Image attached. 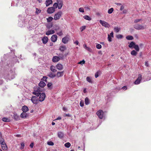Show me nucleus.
<instances>
[{
  "instance_id": "nucleus-1",
  "label": "nucleus",
  "mask_w": 151,
  "mask_h": 151,
  "mask_svg": "<svg viewBox=\"0 0 151 151\" xmlns=\"http://www.w3.org/2000/svg\"><path fill=\"white\" fill-rule=\"evenodd\" d=\"M34 91L33 92V93L35 95L37 96H39L40 93H41V91L40 88L39 87H37L34 88Z\"/></svg>"
},
{
  "instance_id": "nucleus-2",
  "label": "nucleus",
  "mask_w": 151,
  "mask_h": 151,
  "mask_svg": "<svg viewBox=\"0 0 151 151\" xmlns=\"http://www.w3.org/2000/svg\"><path fill=\"white\" fill-rule=\"evenodd\" d=\"M133 27L137 30H143L145 29V27L144 25L139 24H134L133 25Z\"/></svg>"
},
{
  "instance_id": "nucleus-3",
  "label": "nucleus",
  "mask_w": 151,
  "mask_h": 151,
  "mask_svg": "<svg viewBox=\"0 0 151 151\" xmlns=\"http://www.w3.org/2000/svg\"><path fill=\"white\" fill-rule=\"evenodd\" d=\"M62 14V12L61 11H59L55 14L54 16V19L55 20H59L61 17Z\"/></svg>"
},
{
  "instance_id": "nucleus-4",
  "label": "nucleus",
  "mask_w": 151,
  "mask_h": 151,
  "mask_svg": "<svg viewBox=\"0 0 151 151\" xmlns=\"http://www.w3.org/2000/svg\"><path fill=\"white\" fill-rule=\"evenodd\" d=\"M96 114L100 118L102 119L103 118L104 112L102 110H99L96 112Z\"/></svg>"
},
{
  "instance_id": "nucleus-5",
  "label": "nucleus",
  "mask_w": 151,
  "mask_h": 151,
  "mask_svg": "<svg viewBox=\"0 0 151 151\" xmlns=\"http://www.w3.org/2000/svg\"><path fill=\"white\" fill-rule=\"evenodd\" d=\"M142 79V76L140 74H139L138 77L135 81L134 83L136 85H138L140 83Z\"/></svg>"
},
{
  "instance_id": "nucleus-6",
  "label": "nucleus",
  "mask_w": 151,
  "mask_h": 151,
  "mask_svg": "<svg viewBox=\"0 0 151 151\" xmlns=\"http://www.w3.org/2000/svg\"><path fill=\"white\" fill-rule=\"evenodd\" d=\"M99 22L103 26L107 28H109L110 27V25L106 22L100 20Z\"/></svg>"
},
{
  "instance_id": "nucleus-7",
  "label": "nucleus",
  "mask_w": 151,
  "mask_h": 151,
  "mask_svg": "<svg viewBox=\"0 0 151 151\" xmlns=\"http://www.w3.org/2000/svg\"><path fill=\"white\" fill-rule=\"evenodd\" d=\"M40 97L39 98L38 101H40V102L43 101L45 99V94L44 93H40Z\"/></svg>"
},
{
  "instance_id": "nucleus-8",
  "label": "nucleus",
  "mask_w": 151,
  "mask_h": 151,
  "mask_svg": "<svg viewBox=\"0 0 151 151\" xmlns=\"http://www.w3.org/2000/svg\"><path fill=\"white\" fill-rule=\"evenodd\" d=\"M69 40V37L68 36H66L65 37L63 38L62 39V42L64 43H67Z\"/></svg>"
},
{
  "instance_id": "nucleus-9",
  "label": "nucleus",
  "mask_w": 151,
  "mask_h": 151,
  "mask_svg": "<svg viewBox=\"0 0 151 151\" xmlns=\"http://www.w3.org/2000/svg\"><path fill=\"white\" fill-rule=\"evenodd\" d=\"M37 98L35 96H32L31 100L32 102L34 104H37L38 102Z\"/></svg>"
},
{
  "instance_id": "nucleus-10",
  "label": "nucleus",
  "mask_w": 151,
  "mask_h": 151,
  "mask_svg": "<svg viewBox=\"0 0 151 151\" xmlns=\"http://www.w3.org/2000/svg\"><path fill=\"white\" fill-rule=\"evenodd\" d=\"M55 11V9H54L53 7L48 8L47 9V13L49 14H51L53 13Z\"/></svg>"
},
{
  "instance_id": "nucleus-11",
  "label": "nucleus",
  "mask_w": 151,
  "mask_h": 151,
  "mask_svg": "<svg viewBox=\"0 0 151 151\" xmlns=\"http://www.w3.org/2000/svg\"><path fill=\"white\" fill-rule=\"evenodd\" d=\"M57 3H58V4L59 5L58 9H61L63 5V2L62 0H57Z\"/></svg>"
},
{
  "instance_id": "nucleus-12",
  "label": "nucleus",
  "mask_w": 151,
  "mask_h": 151,
  "mask_svg": "<svg viewBox=\"0 0 151 151\" xmlns=\"http://www.w3.org/2000/svg\"><path fill=\"white\" fill-rule=\"evenodd\" d=\"M20 117L23 118H26L29 116V115L26 112H23L20 115Z\"/></svg>"
},
{
  "instance_id": "nucleus-13",
  "label": "nucleus",
  "mask_w": 151,
  "mask_h": 151,
  "mask_svg": "<svg viewBox=\"0 0 151 151\" xmlns=\"http://www.w3.org/2000/svg\"><path fill=\"white\" fill-rule=\"evenodd\" d=\"M57 36L56 35H54L52 36L51 40L53 42H55L57 40Z\"/></svg>"
},
{
  "instance_id": "nucleus-14",
  "label": "nucleus",
  "mask_w": 151,
  "mask_h": 151,
  "mask_svg": "<svg viewBox=\"0 0 151 151\" xmlns=\"http://www.w3.org/2000/svg\"><path fill=\"white\" fill-rule=\"evenodd\" d=\"M60 60V58L59 56H53L52 59L53 62H56Z\"/></svg>"
},
{
  "instance_id": "nucleus-15",
  "label": "nucleus",
  "mask_w": 151,
  "mask_h": 151,
  "mask_svg": "<svg viewBox=\"0 0 151 151\" xmlns=\"http://www.w3.org/2000/svg\"><path fill=\"white\" fill-rule=\"evenodd\" d=\"M48 38L47 36L44 37L42 39V40L43 43L46 44L48 41Z\"/></svg>"
},
{
  "instance_id": "nucleus-16",
  "label": "nucleus",
  "mask_w": 151,
  "mask_h": 151,
  "mask_svg": "<svg viewBox=\"0 0 151 151\" xmlns=\"http://www.w3.org/2000/svg\"><path fill=\"white\" fill-rule=\"evenodd\" d=\"M22 110L23 112H26L29 111V109L27 106L24 105L23 106Z\"/></svg>"
},
{
  "instance_id": "nucleus-17",
  "label": "nucleus",
  "mask_w": 151,
  "mask_h": 151,
  "mask_svg": "<svg viewBox=\"0 0 151 151\" xmlns=\"http://www.w3.org/2000/svg\"><path fill=\"white\" fill-rule=\"evenodd\" d=\"M54 33V30H53L51 29L50 30L47 31L46 33V34L47 35H50L53 34Z\"/></svg>"
},
{
  "instance_id": "nucleus-18",
  "label": "nucleus",
  "mask_w": 151,
  "mask_h": 151,
  "mask_svg": "<svg viewBox=\"0 0 151 151\" xmlns=\"http://www.w3.org/2000/svg\"><path fill=\"white\" fill-rule=\"evenodd\" d=\"M52 0H46L45 3L47 6H49L50 5L52 4Z\"/></svg>"
},
{
  "instance_id": "nucleus-19",
  "label": "nucleus",
  "mask_w": 151,
  "mask_h": 151,
  "mask_svg": "<svg viewBox=\"0 0 151 151\" xmlns=\"http://www.w3.org/2000/svg\"><path fill=\"white\" fill-rule=\"evenodd\" d=\"M57 68L58 70H61L63 69V66L60 64H58L56 65Z\"/></svg>"
},
{
  "instance_id": "nucleus-20",
  "label": "nucleus",
  "mask_w": 151,
  "mask_h": 151,
  "mask_svg": "<svg viewBox=\"0 0 151 151\" xmlns=\"http://www.w3.org/2000/svg\"><path fill=\"white\" fill-rule=\"evenodd\" d=\"M1 145L2 149L3 150H6L7 149V147L6 145L5 142L3 144H1Z\"/></svg>"
},
{
  "instance_id": "nucleus-21",
  "label": "nucleus",
  "mask_w": 151,
  "mask_h": 151,
  "mask_svg": "<svg viewBox=\"0 0 151 151\" xmlns=\"http://www.w3.org/2000/svg\"><path fill=\"white\" fill-rule=\"evenodd\" d=\"M2 120L4 122H9L11 121L10 119L9 118L7 117H4L2 119Z\"/></svg>"
},
{
  "instance_id": "nucleus-22",
  "label": "nucleus",
  "mask_w": 151,
  "mask_h": 151,
  "mask_svg": "<svg viewBox=\"0 0 151 151\" xmlns=\"http://www.w3.org/2000/svg\"><path fill=\"white\" fill-rule=\"evenodd\" d=\"M46 85L45 82L43 81H40L39 84V86L42 88L44 87Z\"/></svg>"
},
{
  "instance_id": "nucleus-23",
  "label": "nucleus",
  "mask_w": 151,
  "mask_h": 151,
  "mask_svg": "<svg viewBox=\"0 0 151 151\" xmlns=\"http://www.w3.org/2000/svg\"><path fill=\"white\" fill-rule=\"evenodd\" d=\"M66 48L65 46H60V50L61 52H64L66 49Z\"/></svg>"
},
{
  "instance_id": "nucleus-24",
  "label": "nucleus",
  "mask_w": 151,
  "mask_h": 151,
  "mask_svg": "<svg viewBox=\"0 0 151 151\" xmlns=\"http://www.w3.org/2000/svg\"><path fill=\"white\" fill-rule=\"evenodd\" d=\"M63 71L58 72L57 73V76L58 77H61L63 75Z\"/></svg>"
},
{
  "instance_id": "nucleus-25",
  "label": "nucleus",
  "mask_w": 151,
  "mask_h": 151,
  "mask_svg": "<svg viewBox=\"0 0 151 151\" xmlns=\"http://www.w3.org/2000/svg\"><path fill=\"white\" fill-rule=\"evenodd\" d=\"M135 43L133 41L131 42V43L129 44V47L130 48L134 47Z\"/></svg>"
},
{
  "instance_id": "nucleus-26",
  "label": "nucleus",
  "mask_w": 151,
  "mask_h": 151,
  "mask_svg": "<svg viewBox=\"0 0 151 151\" xmlns=\"http://www.w3.org/2000/svg\"><path fill=\"white\" fill-rule=\"evenodd\" d=\"M47 76L48 77L52 78H53L55 76V75L54 74L51 72L49 73L47 75Z\"/></svg>"
},
{
  "instance_id": "nucleus-27",
  "label": "nucleus",
  "mask_w": 151,
  "mask_h": 151,
  "mask_svg": "<svg viewBox=\"0 0 151 151\" xmlns=\"http://www.w3.org/2000/svg\"><path fill=\"white\" fill-rule=\"evenodd\" d=\"M14 118L16 119L17 121L19 120L20 118V117L17 115V114H14Z\"/></svg>"
},
{
  "instance_id": "nucleus-28",
  "label": "nucleus",
  "mask_w": 151,
  "mask_h": 151,
  "mask_svg": "<svg viewBox=\"0 0 151 151\" xmlns=\"http://www.w3.org/2000/svg\"><path fill=\"white\" fill-rule=\"evenodd\" d=\"M58 137L60 138H62L64 136V134L62 132H59L58 133Z\"/></svg>"
},
{
  "instance_id": "nucleus-29",
  "label": "nucleus",
  "mask_w": 151,
  "mask_h": 151,
  "mask_svg": "<svg viewBox=\"0 0 151 151\" xmlns=\"http://www.w3.org/2000/svg\"><path fill=\"white\" fill-rule=\"evenodd\" d=\"M59 31H58L57 33V34L60 36H61L63 34V31L60 29V30H58Z\"/></svg>"
},
{
  "instance_id": "nucleus-30",
  "label": "nucleus",
  "mask_w": 151,
  "mask_h": 151,
  "mask_svg": "<svg viewBox=\"0 0 151 151\" xmlns=\"http://www.w3.org/2000/svg\"><path fill=\"white\" fill-rule=\"evenodd\" d=\"M85 103L86 105L89 104V99L88 98L86 97L85 98Z\"/></svg>"
},
{
  "instance_id": "nucleus-31",
  "label": "nucleus",
  "mask_w": 151,
  "mask_h": 151,
  "mask_svg": "<svg viewBox=\"0 0 151 151\" xmlns=\"http://www.w3.org/2000/svg\"><path fill=\"white\" fill-rule=\"evenodd\" d=\"M84 19H85L86 20H87L88 21H91V18L89 17V16L88 15H85L83 17Z\"/></svg>"
},
{
  "instance_id": "nucleus-32",
  "label": "nucleus",
  "mask_w": 151,
  "mask_h": 151,
  "mask_svg": "<svg viewBox=\"0 0 151 151\" xmlns=\"http://www.w3.org/2000/svg\"><path fill=\"white\" fill-rule=\"evenodd\" d=\"M50 70L53 72H55L57 71V70L55 69V67L53 65L50 67Z\"/></svg>"
},
{
  "instance_id": "nucleus-33",
  "label": "nucleus",
  "mask_w": 151,
  "mask_h": 151,
  "mask_svg": "<svg viewBox=\"0 0 151 151\" xmlns=\"http://www.w3.org/2000/svg\"><path fill=\"white\" fill-rule=\"evenodd\" d=\"M114 30L116 33H118L120 30V28L118 27H115L114 28Z\"/></svg>"
},
{
  "instance_id": "nucleus-34",
  "label": "nucleus",
  "mask_w": 151,
  "mask_h": 151,
  "mask_svg": "<svg viewBox=\"0 0 151 151\" xmlns=\"http://www.w3.org/2000/svg\"><path fill=\"white\" fill-rule=\"evenodd\" d=\"M54 30L57 32L60 30V27L57 25H55L54 26Z\"/></svg>"
},
{
  "instance_id": "nucleus-35",
  "label": "nucleus",
  "mask_w": 151,
  "mask_h": 151,
  "mask_svg": "<svg viewBox=\"0 0 151 151\" xmlns=\"http://www.w3.org/2000/svg\"><path fill=\"white\" fill-rule=\"evenodd\" d=\"M126 39L128 40H133V37L132 36L128 35L126 36Z\"/></svg>"
},
{
  "instance_id": "nucleus-36",
  "label": "nucleus",
  "mask_w": 151,
  "mask_h": 151,
  "mask_svg": "<svg viewBox=\"0 0 151 151\" xmlns=\"http://www.w3.org/2000/svg\"><path fill=\"white\" fill-rule=\"evenodd\" d=\"M131 55H134L136 56L137 55V52H136V51H135V50H133L131 52Z\"/></svg>"
},
{
  "instance_id": "nucleus-37",
  "label": "nucleus",
  "mask_w": 151,
  "mask_h": 151,
  "mask_svg": "<svg viewBox=\"0 0 151 151\" xmlns=\"http://www.w3.org/2000/svg\"><path fill=\"white\" fill-rule=\"evenodd\" d=\"M71 145V144L69 142H68L65 144V147L67 148L70 147Z\"/></svg>"
},
{
  "instance_id": "nucleus-38",
  "label": "nucleus",
  "mask_w": 151,
  "mask_h": 151,
  "mask_svg": "<svg viewBox=\"0 0 151 151\" xmlns=\"http://www.w3.org/2000/svg\"><path fill=\"white\" fill-rule=\"evenodd\" d=\"M53 18L51 17H49L47 19V22H50L52 21Z\"/></svg>"
},
{
  "instance_id": "nucleus-39",
  "label": "nucleus",
  "mask_w": 151,
  "mask_h": 151,
  "mask_svg": "<svg viewBox=\"0 0 151 151\" xmlns=\"http://www.w3.org/2000/svg\"><path fill=\"white\" fill-rule=\"evenodd\" d=\"M133 48L135 49L137 51V52H138V51H139V46L137 45H136V44H135V45H134Z\"/></svg>"
},
{
  "instance_id": "nucleus-40",
  "label": "nucleus",
  "mask_w": 151,
  "mask_h": 151,
  "mask_svg": "<svg viewBox=\"0 0 151 151\" xmlns=\"http://www.w3.org/2000/svg\"><path fill=\"white\" fill-rule=\"evenodd\" d=\"M59 5L58 4V3H55L53 5V8H54V9H55L58 8Z\"/></svg>"
},
{
  "instance_id": "nucleus-41",
  "label": "nucleus",
  "mask_w": 151,
  "mask_h": 151,
  "mask_svg": "<svg viewBox=\"0 0 151 151\" xmlns=\"http://www.w3.org/2000/svg\"><path fill=\"white\" fill-rule=\"evenodd\" d=\"M113 11L114 9L112 8L108 9V13L109 14H111V13Z\"/></svg>"
},
{
  "instance_id": "nucleus-42",
  "label": "nucleus",
  "mask_w": 151,
  "mask_h": 151,
  "mask_svg": "<svg viewBox=\"0 0 151 151\" xmlns=\"http://www.w3.org/2000/svg\"><path fill=\"white\" fill-rule=\"evenodd\" d=\"M142 20L141 19H136L134 21V22L135 23H137Z\"/></svg>"
},
{
  "instance_id": "nucleus-43",
  "label": "nucleus",
  "mask_w": 151,
  "mask_h": 151,
  "mask_svg": "<svg viewBox=\"0 0 151 151\" xmlns=\"http://www.w3.org/2000/svg\"><path fill=\"white\" fill-rule=\"evenodd\" d=\"M96 47L98 49H100L102 48V46L99 44H97L96 45Z\"/></svg>"
},
{
  "instance_id": "nucleus-44",
  "label": "nucleus",
  "mask_w": 151,
  "mask_h": 151,
  "mask_svg": "<svg viewBox=\"0 0 151 151\" xmlns=\"http://www.w3.org/2000/svg\"><path fill=\"white\" fill-rule=\"evenodd\" d=\"M5 142L3 138H2V137H0V143L1 144L4 143Z\"/></svg>"
},
{
  "instance_id": "nucleus-45",
  "label": "nucleus",
  "mask_w": 151,
  "mask_h": 151,
  "mask_svg": "<svg viewBox=\"0 0 151 151\" xmlns=\"http://www.w3.org/2000/svg\"><path fill=\"white\" fill-rule=\"evenodd\" d=\"M116 37L118 39H122L123 37V36L121 35H117L116 36Z\"/></svg>"
},
{
  "instance_id": "nucleus-46",
  "label": "nucleus",
  "mask_w": 151,
  "mask_h": 151,
  "mask_svg": "<svg viewBox=\"0 0 151 151\" xmlns=\"http://www.w3.org/2000/svg\"><path fill=\"white\" fill-rule=\"evenodd\" d=\"M108 41L109 42H111L112 41L111 36L109 35H108Z\"/></svg>"
},
{
  "instance_id": "nucleus-47",
  "label": "nucleus",
  "mask_w": 151,
  "mask_h": 151,
  "mask_svg": "<svg viewBox=\"0 0 151 151\" xmlns=\"http://www.w3.org/2000/svg\"><path fill=\"white\" fill-rule=\"evenodd\" d=\"M85 63V61L84 60H83L82 61H80V62L78 63V64L83 65V64H84Z\"/></svg>"
},
{
  "instance_id": "nucleus-48",
  "label": "nucleus",
  "mask_w": 151,
  "mask_h": 151,
  "mask_svg": "<svg viewBox=\"0 0 151 151\" xmlns=\"http://www.w3.org/2000/svg\"><path fill=\"white\" fill-rule=\"evenodd\" d=\"M47 78V77L46 76H43L42 78L41 79V80L44 81H46Z\"/></svg>"
},
{
  "instance_id": "nucleus-49",
  "label": "nucleus",
  "mask_w": 151,
  "mask_h": 151,
  "mask_svg": "<svg viewBox=\"0 0 151 151\" xmlns=\"http://www.w3.org/2000/svg\"><path fill=\"white\" fill-rule=\"evenodd\" d=\"M47 144L49 145L53 146L54 145L53 142L51 141L48 142Z\"/></svg>"
},
{
  "instance_id": "nucleus-50",
  "label": "nucleus",
  "mask_w": 151,
  "mask_h": 151,
  "mask_svg": "<svg viewBox=\"0 0 151 151\" xmlns=\"http://www.w3.org/2000/svg\"><path fill=\"white\" fill-rule=\"evenodd\" d=\"M86 80L89 82H92L91 79L89 77H88L86 78Z\"/></svg>"
},
{
  "instance_id": "nucleus-51",
  "label": "nucleus",
  "mask_w": 151,
  "mask_h": 151,
  "mask_svg": "<svg viewBox=\"0 0 151 151\" xmlns=\"http://www.w3.org/2000/svg\"><path fill=\"white\" fill-rule=\"evenodd\" d=\"M86 28L85 26H83L81 27L80 28V29L81 30V31L82 32L83 31V30L85 29Z\"/></svg>"
},
{
  "instance_id": "nucleus-52",
  "label": "nucleus",
  "mask_w": 151,
  "mask_h": 151,
  "mask_svg": "<svg viewBox=\"0 0 151 151\" xmlns=\"http://www.w3.org/2000/svg\"><path fill=\"white\" fill-rule=\"evenodd\" d=\"M24 143L23 142L22 143H21V149H22L24 148Z\"/></svg>"
},
{
  "instance_id": "nucleus-53",
  "label": "nucleus",
  "mask_w": 151,
  "mask_h": 151,
  "mask_svg": "<svg viewBox=\"0 0 151 151\" xmlns=\"http://www.w3.org/2000/svg\"><path fill=\"white\" fill-rule=\"evenodd\" d=\"M79 12H84V10L83 8H80L79 9Z\"/></svg>"
},
{
  "instance_id": "nucleus-54",
  "label": "nucleus",
  "mask_w": 151,
  "mask_h": 151,
  "mask_svg": "<svg viewBox=\"0 0 151 151\" xmlns=\"http://www.w3.org/2000/svg\"><path fill=\"white\" fill-rule=\"evenodd\" d=\"M52 85V83H48L47 84V86L49 88Z\"/></svg>"
},
{
  "instance_id": "nucleus-55",
  "label": "nucleus",
  "mask_w": 151,
  "mask_h": 151,
  "mask_svg": "<svg viewBox=\"0 0 151 151\" xmlns=\"http://www.w3.org/2000/svg\"><path fill=\"white\" fill-rule=\"evenodd\" d=\"M80 105L82 107L83 106L84 103H83V101H81V102L80 103Z\"/></svg>"
},
{
  "instance_id": "nucleus-56",
  "label": "nucleus",
  "mask_w": 151,
  "mask_h": 151,
  "mask_svg": "<svg viewBox=\"0 0 151 151\" xmlns=\"http://www.w3.org/2000/svg\"><path fill=\"white\" fill-rule=\"evenodd\" d=\"M36 13H37V14H38V13H40L41 12V10H40L39 9H36Z\"/></svg>"
},
{
  "instance_id": "nucleus-57",
  "label": "nucleus",
  "mask_w": 151,
  "mask_h": 151,
  "mask_svg": "<svg viewBox=\"0 0 151 151\" xmlns=\"http://www.w3.org/2000/svg\"><path fill=\"white\" fill-rule=\"evenodd\" d=\"M86 50H88L89 52H91L92 51V50L91 48H89V47H87V48L86 49Z\"/></svg>"
},
{
  "instance_id": "nucleus-58",
  "label": "nucleus",
  "mask_w": 151,
  "mask_h": 151,
  "mask_svg": "<svg viewBox=\"0 0 151 151\" xmlns=\"http://www.w3.org/2000/svg\"><path fill=\"white\" fill-rule=\"evenodd\" d=\"M124 6L123 5H122L120 7V9L121 11H122L123 9H124Z\"/></svg>"
},
{
  "instance_id": "nucleus-59",
  "label": "nucleus",
  "mask_w": 151,
  "mask_h": 151,
  "mask_svg": "<svg viewBox=\"0 0 151 151\" xmlns=\"http://www.w3.org/2000/svg\"><path fill=\"white\" fill-rule=\"evenodd\" d=\"M98 73L99 72H97L95 73V77L96 78H97L99 76Z\"/></svg>"
},
{
  "instance_id": "nucleus-60",
  "label": "nucleus",
  "mask_w": 151,
  "mask_h": 151,
  "mask_svg": "<svg viewBox=\"0 0 151 151\" xmlns=\"http://www.w3.org/2000/svg\"><path fill=\"white\" fill-rule=\"evenodd\" d=\"M127 12V10L126 9H124L123 11V13L124 14H125Z\"/></svg>"
},
{
  "instance_id": "nucleus-61",
  "label": "nucleus",
  "mask_w": 151,
  "mask_h": 151,
  "mask_svg": "<svg viewBox=\"0 0 151 151\" xmlns=\"http://www.w3.org/2000/svg\"><path fill=\"white\" fill-rule=\"evenodd\" d=\"M34 143L32 142V143H31L30 144V145H29V146L31 148H33V146H34Z\"/></svg>"
},
{
  "instance_id": "nucleus-62",
  "label": "nucleus",
  "mask_w": 151,
  "mask_h": 151,
  "mask_svg": "<svg viewBox=\"0 0 151 151\" xmlns=\"http://www.w3.org/2000/svg\"><path fill=\"white\" fill-rule=\"evenodd\" d=\"M110 35L111 37H114V33L113 32H112V31L111 32V33H110Z\"/></svg>"
},
{
  "instance_id": "nucleus-63",
  "label": "nucleus",
  "mask_w": 151,
  "mask_h": 151,
  "mask_svg": "<svg viewBox=\"0 0 151 151\" xmlns=\"http://www.w3.org/2000/svg\"><path fill=\"white\" fill-rule=\"evenodd\" d=\"M61 119V117L59 116L58 117L57 119H55V120H60V119Z\"/></svg>"
},
{
  "instance_id": "nucleus-64",
  "label": "nucleus",
  "mask_w": 151,
  "mask_h": 151,
  "mask_svg": "<svg viewBox=\"0 0 151 151\" xmlns=\"http://www.w3.org/2000/svg\"><path fill=\"white\" fill-rule=\"evenodd\" d=\"M78 41H76L75 42H74V43L76 44L77 45H78Z\"/></svg>"
}]
</instances>
